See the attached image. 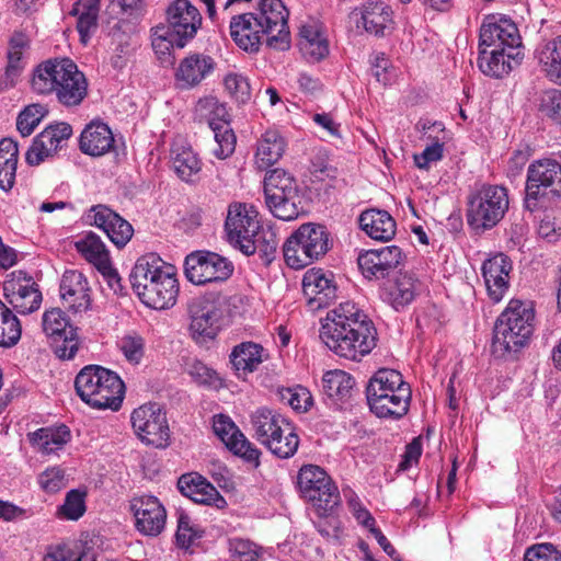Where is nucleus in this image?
<instances>
[{
    "label": "nucleus",
    "mask_w": 561,
    "mask_h": 561,
    "mask_svg": "<svg viewBox=\"0 0 561 561\" xmlns=\"http://www.w3.org/2000/svg\"><path fill=\"white\" fill-rule=\"evenodd\" d=\"M524 57L523 50L479 49L478 65L480 70L490 77L502 78L519 65Z\"/></svg>",
    "instance_id": "nucleus-28"
},
{
    "label": "nucleus",
    "mask_w": 561,
    "mask_h": 561,
    "mask_svg": "<svg viewBox=\"0 0 561 561\" xmlns=\"http://www.w3.org/2000/svg\"><path fill=\"white\" fill-rule=\"evenodd\" d=\"M362 21L366 32L382 36L392 21V10L381 0H366L362 8Z\"/></svg>",
    "instance_id": "nucleus-35"
},
{
    "label": "nucleus",
    "mask_w": 561,
    "mask_h": 561,
    "mask_svg": "<svg viewBox=\"0 0 561 561\" xmlns=\"http://www.w3.org/2000/svg\"><path fill=\"white\" fill-rule=\"evenodd\" d=\"M360 228L371 238L378 241H389L396 234L397 225L391 215L386 210L368 209L359 216Z\"/></svg>",
    "instance_id": "nucleus-32"
},
{
    "label": "nucleus",
    "mask_w": 561,
    "mask_h": 561,
    "mask_svg": "<svg viewBox=\"0 0 561 561\" xmlns=\"http://www.w3.org/2000/svg\"><path fill=\"white\" fill-rule=\"evenodd\" d=\"M3 296L13 310L21 314H28L39 309L42 293L37 284L23 273H12L3 283Z\"/></svg>",
    "instance_id": "nucleus-17"
},
{
    "label": "nucleus",
    "mask_w": 561,
    "mask_h": 561,
    "mask_svg": "<svg viewBox=\"0 0 561 561\" xmlns=\"http://www.w3.org/2000/svg\"><path fill=\"white\" fill-rule=\"evenodd\" d=\"M131 424L137 436L148 445H168L170 430L165 412L158 403H148L135 409L131 413Z\"/></svg>",
    "instance_id": "nucleus-16"
},
{
    "label": "nucleus",
    "mask_w": 561,
    "mask_h": 561,
    "mask_svg": "<svg viewBox=\"0 0 561 561\" xmlns=\"http://www.w3.org/2000/svg\"><path fill=\"white\" fill-rule=\"evenodd\" d=\"M233 271V263L215 252H193L184 262V274L194 285L226 282Z\"/></svg>",
    "instance_id": "nucleus-12"
},
{
    "label": "nucleus",
    "mask_w": 561,
    "mask_h": 561,
    "mask_svg": "<svg viewBox=\"0 0 561 561\" xmlns=\"http://www.w3.org/2000/svg\"><path fill=\"white\" fill-rule=\"evenodd\" d=\"M60 297L64 305L78 312L90 306V288L85 276L79 271H66L60 282Z\"/></svg>",
    "instance_id": "nucleus-27"
},
{
    "label": "nucleus",
    "mask_w": 561,
    "mask_h": 561,
    "mask_svg": "<svg viewBox=\"0 0 561 561\" xmlns=\"http://www.w3.org/2000/svg\"><path fill=\"white\" fill-rule=\"evenodd\" d=\"M236 297L228 298L219 294L193 298L188 302L190 328L193 334L215 337L226 307Z\"/></svg>",
    "instance_id": "nucleus-14"
},
{
    "label": "nucleus",
    "mask_w": 561,
    "mask_h": 561,
    "mask_svg": "<svg viewBox=\"0 0 561 561\" xmlns=\"http://www.w3.org/2000/svg\"><path fill=\"white\" fill-rule=\"evenodd\" d=\"M444 144L438 139L427 146L422 153L414 156V162L420 169H427L431 162H436L443 158Z\"/></svg>",
    "instance_id": "nucleus-64"
},
{
    "label": "nucleus",
    "mask_w": 561,
    "mask_h": 561,
    "mask_svg": "<svg viewBox=\"0 0 561 561\" xmlns=\"http://www.w3.org/2000/svg\"><path fill=\"white\" fill-rule=\"evenodd\" d=\"M411 388L394 369L382 368L375 373L366 388L370 411L378 417L401 419L411 402Z\"/></svg>",
    "instance_id": "nucleus-4"
},
{
    "label": "nucleus",
    "mask_w": 561,
    "mask_h": 561,
    "mask_svg": "<svg viewBox=\"0 0 561 561\" xmlns=\"http://www.w3.org/2000/svg\"><path fill=\"white\" fill-rule=\"evenodd\" d=\"M540 112L561 125V91H546L540 101Z\"/></svg>",
    "instance_id": "nucleus-62"
},
{
    "label": "nucleus",
    "mask_w": 561,
    "mask_h": 561,
    "mask_svg": "<svg viewBox=\"0 0 561 561\" xmlns=\"http://www.w3.org/2000/svg\"><path fill=\"white\" fill-rule=\"evenodd\" d=\"M561 197V163L553 159H539L527 169L525 207L534 211L539 201Z\"/></svg>",
    "instance_id": "nucleus-10"
},
{
    "label": "nucleus",
    "mask_w": 561,
    "mask_h": 561,
    "mask_svg": "<svg viewBox=\"0 0 561 561\" xmlns=\"http://www.w3.org/2000/svg\"><path fill=\"white\" fill-rule=\"evenodd\" d=\"M253 13H243L236 15L230 22V35L234 43L243 50L255 53L259 50L263 32Z\"/></svg>",
    "instance_id": "nucleus-29"
},
{
    "label": "nucleus",
    "mask_w": 561,
    "mask_h": 561,
    "mask_svg": "<svg viewBox=\"0 0 561 561\" xmlns=\"http://www.w3.org/2000/svg\"><path fill=\"white\" fill-rule=\"evenodd\" d=\"M130 282L141 302L149 308L164 310L176 301L179 283L175 267L153 253L137 260Z\"/></svg>",
    "instance_id": "nucleus-2"
},
{
    "label": "nucleus",
    "mask_w": 561,
    "mask_h": 561,
    "mask_svg": "<svg viewBox=\"0 0 561 561\" xmlns=\"http://www.w3.org/2000/svg\"><path fill=\"white\" fill-rule=\"evenodd\" d=\"M417 289L419 282L412 274L400 273L392 282L383 285L381 298L399 310L414 300Z\"/></svg>",
    "instance_id": "nucleus-30"
},
{
    "label": "nucleus",
    "mask_w": 561,
    "mask_h": 561,
    "mask_svg": "<svg viewBox=\"0 0 561 561\" xmlns=\"http://www.w3.org/2000/svg\"><path fill=\"white\" fill-rule=\"evenodd\" d=\"M320 339L336 356L359 362L375 348L377 330L354 302L345 301L327 313Z\"/></svg>",
    "instance_id": "nucleus-1"
},
{
    "label": "nucleus",
    "mask_w": 561,
    "mask_h": 561,
    "mask_svg": "<svg viewBox=\"0 0 561 561\" xmlns=\"http://www.w3.org/2000/svg\"><path fill=\"white\" fill-rule=\"evenodd\" d=\"M512 268V261L503 253H497L483 262L482 277L488 296L493 302H500L506 295Z\"/></svg>",
    "instance_id": "nucleus-25"
},
{
    "label": "nucleus",
    "mask_w": 561,
    "mask_h": 561,
    "mask_svg": "<svg viewBox=\"0 0 561 561\" xmlns=\"http://www.w3.org/2000/svg\"><path fill=\"white\" fill-rule=\"evenodd\" d=\"M298 229L314 260H319L329 251L330 233L324 226L309 222L301 225Z\"/></svg>",
    "instance_id": "nucleus-44"
},
{
    "label": "nucleus",
    "mask_w": 561,
    "mask_h": 561,
    "mask_svg": "<svg viewBox=\"0 0 561 561\" xmlns=\"http://www.w3.org/2000/svg\"><path fill=\"white\" fill-rule=\"evenodd\" d=\"M214 133L216 147L213 149V154L218 159H227L236 149L237 137L230 124L215 125Z\"/></svg>",
    "instance_id": "nucleus-50"
},
{
    "label": "nucleus",
    "mask_w": 561,
    "mask_h": 561,
    "mask_svg": "<svg viewBox=\"0 0 561 561\" xmlns=\"http://www.w3.org/2000/svg\"><path fill=\"white\" fill-rule=\"evenodd\" d=\"M70 439V431L61 425L57 428H39L31 435L33 444L38 446L43 454H53L62 448Z\"/></svg>",
    "instance_id": "nucleus-43"
},
{
    "label": "nucleus",
    "mask_w": 561,
    "mask_h": 561,
    "mask_svg": "<svg viewBox=\"0 0 561 561\" xmlns=\"http://www.w3.org/2000/svg\"><path fill=\"white\" fill-rule=\"evenodd\" d=\"M279 400L298 412H306L312 405L310 391L301 386L295 388H282L278 390Z\"/></svg>",
    "instance_id": "nucleus-52"
},
{
    "label": "nucleus",
    "mask_w": 561,
    "mask_h": 561,
    "mask_svg": "<svg viewBox=\"0 0 561 561\" xmlns=\"http://www.w3.org/2000/svg\"><path fill=\"white\" fill-rule=\"evenodd\" d=\"M171 158L174 171L185 182H193L202 170L201 160L190 147H173Z\"/></svg>",
    "instance_id": "nucleus-40"
},
{
    "label": "nucleus",
    "mask_w": 561,
    "mask_h": 561,
    "mask_svg": "<svg viewBox=\"0 0 561 561\" xmlns=\"http://www.w3.org/2000/svg\"><path fill=\"white\" fill-rule=\"evenodd\" d=\"M252 13L261 27L260 31L266 36L268 47L278 50L289 48V12L282 0H261L257 10Z\"/></svg>",
    "instance_id": "nucleus-13"
},
{
    "label": "nucleus",
    "mask_w": 561,
    "mask_h": 561,
    "mask_svg": "<svg viewBox=\"0 0 561 561\" xmlns=\"http://www.w3.org/2000/svg\"><path fill=\"white\" fill-rule=\"evenodd\" d=\"M114 145L110 127L102 122H91L80 136V149L83 153L99 157L108 152Z\"/></svg>",
    "instance_id": "nucleus-31"
},
{
    "label": "nucleus",
    "mask_w": 561,
    "mask_h": 561,
    "mask_svg": "<svg viewBox=\"0 0 561 561\" xmlns=\"http://www.w3.org/2000/svg\"><path fill=\"white\" fill-rule=\"evenodd\" d=\"M130 511L138 531L146 536H158L165 526L167 512L160 501L151 495L134 497Z\"/></svg>",
    "instance_id": "nucleus-22"
},
{
    "label": "nucleus",
    "mask_w": 561,
    "mask_h": 561,
    "mask_svg": "<svg viewBox=\"0 0 561 561\" xmlns=\"http://www.w3.org/2000/svg\"><path fill=\"white\" fill-rule=\"evenodd\" d=\"M251 425L254 437L273 455L287 459L293 457L299 446V437L287 433L284 444H279V436L289 430V422L282 414L268 408H259L251 414Z\"/></svg>",
    "instance_id": "nucleus-8"
},
{
    "label": "nucleus",
    "mask_w": 561,
    "mask_h": 561,
    "mask_svg": "<svg viewBox=\"0 0 561 561\" xmlns=\"http://www.w3.org/2000/svg\"><path fill=\"white\" fill-rule=\"evenodd\" d=\"M403 259L404 254L399 247L388 245L362 252L357 257V263L366 278L380 279L394 271Z\"/></svg>",
    "instance_id": "nucleus-20"
},
{
    "label": "nucleus",
    "mask_w": 561,
    "mask_h": 561,
    "mask_svg": "<svg viewBox=\"0 0 561 561\" xmlns=\"http://www.w3.org/2000/svg\"><path fill=\"white\" fill-rule=\"evenodd\" d=\"M257 213L244 204H232L228 208L225 230L230 244L238 248L243 254H254L253 242L255 232L260 228Z\"/></svg>",
    "instance_id": "nucleus-15"
},
{
    "label": "nucleus",
    "mask_w": 561,
    "mask_h": 561,
    "mask_svg": "<svg viewBox=\"0 0 561 561\" xmlns=\"http://www.w3.org/2000/svg\"><path fill=\"white\" fill-rule=\"evenodd\" d=\"M204 531L193 523L191 517L181 512L178 518V530L175 534L176 543L181 548H190L195 540L203 537Z\"/></svg>",
    "instance_id": "nucleus-53"
},
{
    "label": "nucleus",
    "mask_w": 561,
    "mask_h": 561,
    "mask_svg": "<svg viewBox=\"0 0 561 561\" xmlns=\"http://www.w3.org/2000/svg\"><path fill=\"white\" fill-rule=\"evenodd\" d=\"M213 428L226 447L236 456L254 467L260 465L261 451L244 436L236 424L226 415L215 416Z\"/></svg>",
    "instance_id": "nucleus-19"
},
{
    "label": "nucleus",
    "mask_w": 561,
    "mask_h": 561,
    "mask_svg": "<svg viewBox=\"0 0 561 561\" xmlns=\"http://www.w3.org/2000/svg\"><path fill=\"white\" fill-rule=\"evenodd\" d=\"M87 218L90 224L102 229L118 249L124 248L133 237L131 225L105 205L92 206Z\"/></svg>",
    "instance_id": "nucleus-23"
},
{
    "label": "nucleus",
    "mask_w": 561,
    "mask_h": 561,
    "mask_svg": "<svg viewBox=\"0 0 561 561\" xmlns=\"http://www.w3.org/2000/svg\"><path fill=\"white\" fill-rule=\"evenodd\" d=\"M178 488L184 496L199 504H210L219 495L216 488L197 473L183 474Z\"/></svg>",
    "instance_id": "nucleus-37"
},
{
    "label": "nucleus",
    "mask_w": 561,
    "mask_h": 561,
    "mask_svg": "<svg viewBox=\"0 0 561 561\" xmlns=\"http://www.w3.org/2000/svg\"><path fill=\"white\" fill-rule=\"evenodd\" d=\"M72 135V127L68 123L49 125L33 140L25 153V160L30 165H38L45 158L51 156L61 146V142Z\"/></svg>",
    "instance_id": "nucleus-26"
},
{
    "label": "nucleus",
    "mask_w": 561,
    "mask_h": 561,
    "mask_svg": "<svg viewBox=\"0 0 561 561\" xmlns=\"http://www.w3.org/2000/svg\"><path fill=\"white\" fill-rule=\"evenodd\" d=\"M524 561H561V553L550 543L528 548Z\"/></svg>",
    "instance_id": "nucleus-63"
},
{
    "label": "nucleus",
    "mask_w": 561,
    "mask_h": 561,
    "mask_svg": "<svg viewBox=\"0 0 561 561\" xmlns=\"http://www.w3.org/2000/svg\"><path fill=\"white\" fill-rule=\"evenodd\" d=\"M75 388L83 402L99 410L117 411L125 393L119 376L99 365L83 367L76 377Z\"/></svg>",
    "instance_id": "nucleus-6"
},
{
    "label": "nucleus",
    "mask_w": 561,
    "mask_h": 561,
    "mask_svg": "<svg viewBox=\"0 0 561 561\" xmlns=\"http://www.w3.org/2000/svg\"><path fill=\"white\" fill-rule=\"evenodd\" d=\"M45 108L41 104L26 106L16 118V128L22 137L30 136L45 116Z\"/></svg>",
    "instance_id": "nucleus-56"
},
{
    "label": "nucleus",
    "mask_w": 561,
    "mask_h": 561,
    "mask_svg": "<svg viewBox=\"0 0 561 561\" xmlns=\"http://www.w3.org/2000/svg\"><path fill=\"white\" fill-rule=\"evenodd\" d=\"M510 207L508 191L502 185L482 184L467 197V224L476 232L494 228Z\"/></svg>",
    "instance_id": "nucleus-7"
},
{
    "label": "nucleus",
    "mask_w": 561,
    "mask_h": 561,
    "mask_svg": "<svg viewBox=\"0 0 561 561\" xmlns=\"http://www.w3.org/2000/svg\"><path fill=\"white\" fill-rule=\"evenodd\" d=\"M265 204L274 217L289 221L300 213L301 196L295 178L283 169H274L264 178Z\"/></svg>",
    "instance_id": "nucleus-9"
},
{
    "label": "nucleus",
    "mask_w": 561,
    "mask_h": 561,
    "mask_svg": "<svg viewBox=\"0 0 561 561\" xmlns=\"http://www.w3.org/2000/svg\"><path fill=\"white\" fill-rule=\"evenodd\" d=\"M229 551L231 561H259L261 556V548L257 545L241 538L229 540Z\"/></svg>",
    "instance_id": "nucleus-59"
},
{
    "label": "nucleus",
    "mask_w": 561,
    "mask_h": 561,
    "mask_svg": "<svg viewBox=\"0 0 561 561\" xmlns=\"http://www.w3.org/2000/svg\"><path fill=\"white\" fill-rule=\"evenodd\" d=\"M522 50L517 26L510 20L488 18L480 27L479 49Z\"/></svg>",
    "instance_id": "nucleus-18"
},
{
    "label": "nucleus",
    "mask_w": 561,
    "mask_h": 561,
    "mask_svg": "<svg viewBox=\"0 0 561 561\" xmlns=\"http://www.w3.org/2000/svg\"><path fill=\"white\" fill-rule=\"evenodd\" d=\"M534 310L529 305L520 300H511L495 322L493 353L504 357L526 346L534 332Z\"/></svg>",
    "instance_id": "nucleus-5"
},
{
    "label": "nucleus",
    "mask_w": 561,
    "mask_h": 561,
    "mask_svg": "<svg viewBox=\"0 0 561 561\" xmlns=\"http://www.w3.org/2000/svg\"><path fill=\"white\" fill-rule=\"evenodd\" d=\"M179 48L178 36L167 26H156L152 33V48L162 62H172L171 49Z\"/></svg>",
    "instance_id": "nucleus-49"
},
{
    "label": "nucleus",
    "mask_w": 561,
    "mask_h": 561,
    "mask_svg": "<svg viewBox=\"0 0 561 561\" xmlns=\"http://www.w3.org/2000/svg\"><path fill=\"white\" fill-rule=\"evenodd\" d=\"M251 241L253 242V248L255 247L254 253L257 252L266 263H271L274 260L279 239L271 227L260 226Z\"/></svg>",
    "instance_id": "nucleus-47"
},
{
    "label": "nucleus",
    "mask_w": 561,
    "mask_h": 561,
    "mask_svg": "<svg viewBox=\"0 0 561 561\" xmlns=\"http://www.w3.org/2000/svg\"><path fill=\"white\" fill-rule=\"evenodd\" d=\"M19 158L18 144L9 138L0 141V188L4 192L12 190L15 183Z\"/></svg>",
    "instance_id": "nucleus-39"
},
{
    "label": "nucleus",
    "mask_w": 561,
    "mask_h": 561,
    "mask_svg": "<svg viewBox=\"0 0 561 561\" xmlns=\"http://www.w3.org/2000/svg\"><path fill=\"white\" fill-rule=\"evenodd\" d=\"M224 85L237 103L245 104L250 101L251 85L249 79L242 73L228 72L224 78Z\"/></svg>",
    "instance_id": "nucleus-51"
},
{
    "label": "nucleus",
    "mask_w": 561,
    "mask_h": 561,
    "mask_svg": "<svg viewBox=\"0 0 561 561\" xmlns=\"http://www.w3.org/2000/svg\"><path fill=\"white\" fill-rule=\"evenodd\" d=\"M298 486L302 496L320 515L331 512L340 501L337 488L327 472L318 466H304L298 473Z\"/></svg>",
    "instance_id": "nucleus-11"
},
{
    "label": "nucleus",
    "mask_w": 561,
    "mask_h": 561,
    "mask_svg": "<svg viewBox=\"0 0 561 561\" xmlns=\"http://www.w3.org/2000/svg\"><path fill=\"white\" fill-rule=\"evenodd\" d=\"M302 291L311 311L328 307L337 297V287L331 273L309 270L302 278Z\"/></svg>",
    "instance_id": "nucleus-24"
},
{
    "label": "nucleus",
    "mask_w": 561,
    "mask_h": 561,
    "mask_svg": "<svg viewBox=\"0 0 561 561\" xmlns=\"http://www.w3.org/2000/svg\"><path fill=\"white\" fill-rule=\"evenodd\" d=\"M21 324L16 316L0 299V346L11 347L15 345L21 337Z\"/></svg>",
    "instance_id": "nucleus-46"
},
{
    "label": "nucleus",
    "mask_w": 561,
    "mask_h": 561,
    "mask_svg": "<svg viewBox=\"0 0 561 561\" xmlns=\"http://www.w3.org/2000/svg\"><path fill=\"white\" fill-rule=\"evenodd\" d=\"M214 65L208 56L192 55L180 64L176 78L184 87H194L214 69Z\"/></svg>",
    "instance_id": "nucleus-38"
},
{
    "label": "nucleus",
    "mask_w": 561,
    "mask_h": 561,
    "mask_svg": "<svg viewBox=\"0 0 561 561\" xmlns=\"http://www.w3.org/2000/svg\"><path fill=\"white\" fill-rule=\"evenodd\" d=\"M167 28L178 36L179 48L195 36L202 23L199 11L187 0L173 1L167 10Z\"/></svg>",
    "instance_id": "nucleus-21"
},
{
    "label": "nucleus",
    "mask_w": 561,
    "mask_h": 561,
    "mask_svg": "<svg viewBox=\"0 0 561 561\" xmlns=\"http://www.w3.org/2000/svg\"><path fill=\"white\" fill-rule=\"evenodd\" d=\"M283 252L287 265L295 270L302 268L316 261L304 237L299 234V229L284 243Z\"/></svg>",
    "instance_id": "nucleus-41"
},
{
    "label": "nucleus",
    "mask_w": 561,
    "mask_h": 561,
    "mask_svg": "<svg viewBox=\"0 0 561 561\" xmlns=\"http://www.w3.org/2000/svg\"><path fill=\"white\" fill-rule=\"evenodd\" d=\"M354 378L346 371L335 369L327 371L322 378V391L331 400H343L350 396Z\"/></svg>",
    "instance_id": "nucleus-42"
},
{
    "label": "nucleus",
    "mask_w": 561,
    "mask_h": 561,
    "mask_svg": "<svg viewBox=\"0 0 561 561\" xmlns=\"http://www.w3.org/2000/svg\"><path fill=\"white\" fill-rule=\"evenodd\" d=\"M38 484L47 493H57L67 486L68 479L64 469L51 467L38 476Z\"/></svg>",
    "instance_id": "nucleus-61"
},
{
    "label": "nucleus",
    "mask_w": 561,
    "mask_h": 561,
    "mask_svg": "<svg viewBox=\"0 0 561 561\" xmlns=\"http://www.w3.org/2000/svg\"><path fill=\"white\" fill-rule=\"evenodd\" d=\"M85 492L77 489L70 490L65 497V502L59 506L57 515L69 520L79 519L85 512Z\"/></svg>",
    "instance_id": "nucleus-54"
},
{
    "label": "nucleus",
    "mask_w": 561,
    "mask_h": 561,
    "mask_svg": "<svg viewBox=\"0 0 561 561\" xmlns=\"http://www.w3.org/2000/svg\"><path fill=\"white\" fill-rule=\"evenodd\" d=\"M541 62L548 76L561 84V35L547 43L541 51Z\"/></svg>",
    "instance_id": "nucleus-48"
},
{
    "label": "nucleus",
    "mask_w": 561,
    "mask_h": 561,
    "mask_svg": "<svg viewBox=\"0 0 561 561\" xmlns=\"http://www.w3.org/2000/svg\"><path fill=\"white\" fill-rule=\"evenodd\" d=\"M198 110L206 113L210 129H214L215 125L230 124V115L226 105L220 103L216 98L199 100Z\"/></svg>",
    "instance_id": "nucleus-57"
},
{
    "label": "nucleus",
    "mask_w": 561,
    "mask_h": 561,
    "mask_svg": "<svg viewBox=\"0 0 561 561\" xmlns=\"http://www.w3.org/2000/svg\"><path fill=\"white\" fill-rule=\"evenodd\" d=\"M268 357L262 345L254 342H242L232 348L230 363L243 374H251Z\"/></svg>",
    "instance_id": "nucleus-36"
},
{
    "label": "nucleus",
    "mask_w": 561,
    "mask_h": 561,
    "mask_svg": "<svg viewBox=\"0 0 561 561\" xmlns=\"http://www.w3.org/2000/svg\"><path fill=\"white\" fill-rule=\"evenodd\" d=\"M285 139L277 130H266L257 141L254 163L259 170H266L276 163L285 152Z\"/></svg>",
    "instance_id": "nucleus-34"
},
{
    "label": "nucleus",
    "mask_w": 561,
    "mask_h": 561,
    "mask_svg": "<svg viewBox=\"0 0 561 561\" xmlns=\"http://www.w3.org/2000/svg\"><path fill=\"white\" fill-rule=\"evenodd\" d=\"M32 89L38 94L55 93L64 106L81 104L88 94V82L77 65L68 59L47 60L39 65L32 78Z\"/></svg>",
    "instance_id": "nucleus-3"
},
{
    "label": "nucleus",
    "mask_w": 561,
    "mask_h": 561,
    "mask_svg": "<svg viewBox=\"0 0 561 561\" xmlns=\"http://www.w3.org/2000/svg\"><path fill=\"white\" fill-rule=\"evenodd\" d=\"M119 351L130 364L137 365L145 354V340L141 335L133 332L123 335L117 342Z\"/></svg>",
    "instance_id": "nucleus-55"
},
{
    "label": "nucleus",
    "mask_w": 561,
    "mask_h": 561,
    "mask_svg": "<svg viewBox=\"0 0 561 561\" xmlns=\"http://www.w3.org/2000/svg\"><path fill=\"white\" fill-rule=\"evenodd\" d=\"M298 45L302 55L312 61H319L329 54L328 41L313 21L301 25Z\"/></svg>",
    "instance_id": "nucleus-33"
},
{
    "label": "nucleus",
    "mask_w": 561,
    "mask_h": 561,
    "mask_svg": "<svg viewBox=\"0 0 561 561\" xmlns=\"http://www.w3.org/2000/svg\"><path fill=\"white\" fill-rule=\"evenodd\" d=\"M77 251L96 268L110 262V254L101 238L89 232L76 242Z\"/></svg>",
    "instance_id": "nucleus-45"
},
{
    "label": "nucleus",
    "mask_w": 561,
    "mask_h": 561,
    "mask_svg": "<svg viewBox=\"0 0 561 561\" xmlns=\"http://www.w3.org/2000/svg\"><path fill=\"white\" fill-rule=\"evenodd\" d=\"M54 353L60 359H72L80 346L77 329L69 327L68 332L53 339Z\"/></svg>",
    "instance_id": "nucleus-58"
},
{
    "label": "nucleus",
    "mask_w": 561,
    "mask_h": 561,
    "mask_svg": "<svg viewBox=\"0 0 561 561\" xmlns=\"http://www.w3.org/2000/svg\"><path fill=\"white\" fill-rule=\"evenodd\" d=\"M69 327L71 325L68 319L58 308L48 310L43 314V330L45 334L51 339L68 332Z\"/></svg>",
    "instance_id": "nucleus-60"
}]
</instances>
